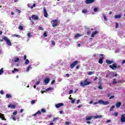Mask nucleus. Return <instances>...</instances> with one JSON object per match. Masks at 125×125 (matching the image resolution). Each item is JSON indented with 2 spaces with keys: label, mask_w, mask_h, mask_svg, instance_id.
<instances>
[{
  "label": "nucleus",
  "mask_w": 125,
  "mask_h": 125,
  "mask_svg": "<svg viewBox=\"0 0 125 125\" xmlns=\"http://www.w3.org/2000/svg\"><path fill=\"white\" fill-rule=\"evenodd\" d=\"M42 29H43V28H42V26H39V30H42Z\"/></svg>",
  "instance_id": "338daca9"
},
{
  "label": "nucleus",
  "mask_w": 125,
  "mask_h": 125,
  "mask_svg": "<svg viewBox=\"0 0 125 125\" xmlns=\"http://www.w3.org/2000/svg\"><path fill=\"white\" fill-rule=\"evenodd\" d=\"M113 62V61H110L109 60H106V63H107V64H112Z\"/></svg>",
  "instance_id": "412c9836"
},
{
  "label": "nucleus",
  "mask_w": 125,
  "mask_h": 125,
  "mask_svg": "<svg viewBox=\"0 0 125 125\" xmlns=\"http://www.w3.org/2000/svg\"><path fill=\"white\" fill-rule=\"evenodd\" d=\"M37 115H42V112L41 111L39 110L38 112H36Z\"/></svg>",
  "instance_id": "58836bf2"
},
{
  "label": "nucleus",
  "mask_w": 125,
  "mask_h": 125,
  "mask_svg": "<svg viewBox=\"0 0 125 125\" xmlns=\"http://www.w3.org/2000/svg\"><path fill=\"white\" fill-rule=\"evenodd\" d=\"M15 72H19V70L17 69V68H14V70L12 71V72L14 74L15 73Z\"/></svg>",
  "instance_id": "b1692460"
},
{
  "label": "nucleus",
  "mask_w": 125,
  "mask_h": 125,
  "mask_svg": "<svg viewBox=\"0 0 125 125\" xmlns=\"http://www.w3.org/2000/svg\"><path fill=\"white\" fill-rule=\"evenodd\" d=\"M30 22H31V25H34V21H31Z\"/></svg>",
  "instance_id": "e2e57ef3"
},
{
  "label": "nucleus",
  "mask_w": 125,
  "mask_h": 125,
  "mask_svg": "<svg viewBox=\"0 0 125 125\" xmlns=\"http://www.w3.org/2000/svg\"><path fill=\"white\" fill-rule=\"evenodd\" d=\"M91 34V30H89L87 32V35H89Z\"/></svg>",
  "instance_id": "37998d69"
},
{
  "label": "nucleus",
  "mask_w": 125,
  "mask_h": 125,
  "mask_svg": "<svg viewBox=\"0 0 125 125\" xmlns=\"http://www.w3.org/2000/svg\"><path fill=\"white\" fill-rule=\"evenodd\" d=\"M3 40H4L5 42H6L8 45H9V46H11V45H12L11 42H10V40H9V39H8L7 37L4 36L3 37Z\"/></svg>",
  "instance_id": "7ed1b4c3"
},
{
  "label": "nucleus",
  "mask_w": 125,
  "mask_h": 125,
  "mask_svg": "<svg viewBox=\"0 0 125 125\" xmlns=\"http://www.w3.org/2000/svg\"><path fill=\"white\" fill-rule=\"evenodd\" d=\"M99 104H103V105H109V102L106 101L104 102L102 100H100L99 101Z\"/></svg>",
  "instance_id": "423d86ee"
},
{
  "label": "nucleus",
  "mask_w": 125,
  "mask_h": 125,
  "mask_svg": "<svg viewBox=\"0 0 125 125\" xmlns=\"http://www.w3.org/2000/svg\"><path fill=\"white\" fill-rule=\"evenodd\" d=\"M43 13L44 17H47L48 16V14H47V12L46 11L45 8H43Z\"/></svg>",
  "instance_id": "f8f14e48"
},
{
  "label": "nucleus",
  "mask_w": 125,
  "mask_h": 125,
  "mask_svg": "<svg viewBox=\"0 0 125 125\" xmlns=\"http://www.w3.org/2000/svg\"><path fill=\"white\" fill-rule=\"evenodd\" d=\"M106 123H111V120H108L106 121Z\"/></svg>",
  "instance_id": "774afa93"
},
{
  "label": "nucleus",
  "mask_w": 125,
  "mask_h": 125,
  "mask_svg": "<svg viewBox=\"0 0 125 125\" xmlns=\"http://www.w3.org/2000/svg\"><path fill=\"white\" fill-rule=\"evenodd\" d=\"M98 104H99V101H98V102L94 103L93 105H96Z\"/></svg>",
  "instance_id": "680f3d73"
},
{
  "label": "nucleus",
  "mask_w": 125,
  "mask_h": 125,
  "mask_svg": "<svg viewBox=\"0 0 125 125\" xmlns=\"http://www.w3.org/2000/svg\"><path fill=\"white\" fill-rule=\"evenodd\" d=\"M109 67L112 70H116V69H119V68H121V65L117 66L116 63H113L112 65H110Z\"/></svg>",
  "instance_id": "20e7f679"
},
{
  "label": "nucleus",
  "mask_w": 125,
  "mask_h": 125,
  "mask_svg": "<svg viewBox=\"0 0 125 125\" xmlns=\"http://www.w3.org/2000/svg\"><path fill=\"white\" fill-rule=\"evenodd\" d=\"M0 118L2 120V121H6V119H5L4 115L1 113H0Z\"/></svg>",
  "instance_id": "ddd939ff"
},
{
  "label": "nucleus",
  "mask_w": 125,
  "mask_h": 125,
  "mask_svg": "<svg viewBox=\"0 0 125 125\" xmlns=\"http://www.w3.org/2000/svg\"><path fill=\"white\" fill-rule=\"evenodd\" d=\"M17 113H18V112L17 110H14L13 113V115H11V117L12 118L13 121H16V118H15V116L17 115Z\"/></svg>",
  "instance_id": "0eeeda50"
},
{
  "label": "nucleus",
  "mask_w": 125,
  "mask_h": 125,
  "mask_svg": "<svg viewBox=\"0 0 125 125\" xmlns=\"http://www.w3.org/2000/svg\"><path fill=\"white\" fill-rule=\"evenodd\" d=\"M102 117L101 115H97L94 117V119H100Z\"/></svg>",
  "instance_id": "cd10ccee"
},
{
  "label": "nucleus",
  "mask_w": 125,
  "mask_h": 125,
  "mask_svg": "<svg viewBox=\"0 0 125 125\" xmlns=\"http://www.w3.org/2000/svg\"><path fill=\"white\" fill-rule=\"evenodd\" d=\"M113 84H116L117 83V81H116V79H113Z\"/></svg>",
  "instance_id": "c9c22d12"
},
{
  "label": "nucleus",
  "mask_w": 125,
  "mask_h": 125,
  "mask_svg": "<svg viewBox=\"0 0 125 125\" xmlns=\"http://www.w3.org/2000/svg\"><path fill=\"white\" fill-rule=\"evenodd\" d=\"M31 69H32V66H31V65L28 66L26 68V72H29Z\"/></svg>",
  "instance_id": "393cba45"
},
{
  "label": "nucleus",
  "mask_w": 125,
  "mask_h": 125,
  "mask_svg": "<svg viewBox=\"0 0 125 125\" xmlns=\"http://www.w3.org/2000/svg\"><path fill=\"white\" fill-rule=\"evenodd\" d=\"M43 36L44 38H46V37H47V32H45L43 34Z\"/></svg>",
  "instance_id": "473e14b6"
},
{
  "label": "nucleus",
  "mask_w": 125,
  "mask_h": 125,
  "mask_svg": "<svg viewBox=\"0 0 125 125\" xmlns=\"http://www.w3.org/2000/svg\"><path fill=\"white\" fill-rule=\"evenodd\" d=\"M114 116H115V117H117L118 116V112H115Z\"/></svg>",
  "instance_id": "bf43d9fd"
},
{
  "label": "nucleus",
  "mask_w": 125,
  "mask_h": 125,
  "mask_svg": "<svg viewBox=\"0 0 125 125\" xmlns=\"http://www.w3.org/2000/svg\"><path fill=\"white\" fill-rule=\"evenodd\" d=\"M19 30H23V26H22V25H20V26H19Z\"/></svg>",
  "instance_id": "ea45409f"
},
{
  "label": "nucleus",
  "mask_w": 125,
  "mask_h": 125,
  "mask_svg": "<svg viewBox=\"0 0 125 125\" xmlns=\"http://www.w3.org/2000/svg\"><path fill=\"white\" fill-rule=\"evenodd\" d=\"M58 120H59V118L58 117H57V118H53V121H52V123H53V122H56Z\"/></svg>",
  "instance_id": "c756f323"
},
{
  "label": "nucleus",
  "mask_w": 125,
  "mask_h": 125,
  "mask_svg": "<svg viewBox=\"0 0 125 125\" xmlns=\"http://www.w3.org/2000/svg\"><path fill=\"white\" fill-rule=\"evenodd\" d=\"M71 103H72V104H74V103H75V99L72 100Z\"/></svg>",
  "instance_id": "69168bd1"
},
{
  "label": "nucleus",
  "mask_w": 125,
  "mask_h": 125,
  "mask_svg": "<svg viewBox=\"0 0 125 125\" xmlns=\"http://www.w3.org/2000/svg\"><path fill=\"white\" fill-rule=\"evenodd\" d=\"M115 28H116V29H118V28H119V23H118V22H116Z\"/></svg>",
  "instance_id": "79ce46f5"
},
{
  "label": "nucleus",
  "mask_w": 125,
  "mask_h": 125,
  "mask_svg": "<svg viewBox=\"0 0 125 125\" xmlns=\"http://www.w3.org/2000/svg\"><path fill=\"white\" fill-rule=\"evenodd\" d=\"M65 125H70V122H66L65 123Z\"/></svg>",
  "instance_id": "4d7b16f0"
},
{
  "label": "nucleus",
  "mask_w": 125,
  "mask_h": 125,
  "mask_svg": "<svg viewBox=\"0 0 125 125\" xmlns=\"http://www.w3.org/2000/svg\"><path fill=\"white\" fill-rule=\"evenodd\" d=\"M104 59V57H103L100 58V59L99 60V64H103Z\"/></svg>",
  "instance_id": "f3484780"
},
{
  "label": "nucleus",
  "mask_w": 125,
  "mask_h": 125,
  "mask_svg": "<svg viewBox=\"0 0 125 125\" xmlns=\"http://www.w3.org/2000/svg\"><path fill=\"white\" fill-rule=\"evenodd\" d=\"M93 118V116H89L87 118H86L85 120L86 121H90Z\"/></svg>",
  "instance_id": "5701e85b"
},
{
  "label": "nucleus",
  "mask_w": 125,
  "mask_h": 125,
  "mask_svg": "<svg viewBox=\"0 0 125 125\" xmlns=\"http://www.w3.org/2000/svg\"><path fill=\"white\" fill-rule=\"evenodd\" d=\"M51 23H52V27H55L58 26V24L60 23V21H58V20L57 19H56V20H52L51 21Z\"/></svg>",
  "instance_id": "f03ea898"
},
{
  "label": "nucleus",
  "mask_w": 125,
  "mask_h": 125,
  "mask_svg": "<svg viewBox=\"0 0 125 125\" xmlns=\"http://www.w3.org/2000/svg\"><path fill=\"white\" fill-rule=\"evenodd\" d=\"M91 82H88L87 81V79H85L84 80H83L80 83V85L83 86V87H84V86H86V85H89L90 84Z\"/></svg>",
  "instance_id": "f257e3e1"
},
{
  "label": "nucleus",
  "mask_w": 125,
  "mask_h": 125,
  "mask_svg": "<svg viewBox=\"0 0 125 125\" xmlns=\"http://www.w3.org/2000/svg\"><path fill=\"white\" fill-rule=\"evenodd\" d=\"M16 11H17L18 13H21V11L18 9H16Z\"/></svg>",
  "instance_id": "c03bdc74"
},
{
  "label": "nucleus",
  "mask_w": 125,
  "mask_h": 125,
  "mask_svg": "<svg viewBox=\"0 0 125 125\" xmlns=\"http://www.w3.org/2000/svg\"><path fill=\"white\" fill-rule=\"evenodd\" d=\"M3 73V68H1L0 69V75Z\"/></svg>",
  "instance_id": "e433bc0d"
},
{
  "label": "nucleus",
  "mask_w": 125,
  "mask_h": 125,
  "mask_svg": "<svg viewBox=\"0 0 125 125\" xmlns=\"http://www.w3.org/2000/svg\"><path fill=\"white\" fill-rule=\"evenodd\" d=\"M39 84H40V81H38L36 83V85H39Z\"/></svg>",
  "instance_id": "0e129e2a"
},
{
  "label": "nucleus",
  "mask_w": 125,
  "mask_h": 125,
  "mask_svg": "<svg viewBox=\"0 0 125 125\" xmlns=\"http://www.w3.org/2000/svg\"><path fill=\"white\" fill-rule=\"evenodd\" d=\"M117 108H119L121 107V105H122V103L121 102H118L116 104Z\"/></svg>",
  "instance_id": "6ab92c4d"
},
{
  "label": "nucleus",
  "mask_w": 125,
  "mask_h": 125,
  "mask_svg": "<svg viewBox=\"0 0 125 125\" xmlns=\"http://www.w3.org/2000/svg\"><path fill=\"white\" fill-rule=\"evenodd\" d=\"M26 58H27V56H26V55H24L23 56L24 60H26Z\"/></svg>",
  "instance_id": "13d9d810"
},
{
  "label": "nucleus",
  "mask_w": 125,
  "mask_h": 125,
  "mask_svg": "<svg viewBox=\"0 0 125 125\" xmlns=\"http://www.w3.org/2000/svg\"><path fill=\"white\" fill-rule=\"evenodd\" d=\"M94 58H97V56H98V54H96L93 55Z\"/></svg>",
  "instance_id": "de8ad7c7"
},
{
  "label": "nucleus",
  "mask_w": 125,
  "mask_h": 125,
  "mask_svg": "<svg viewBox=\"0 0 125 125\" xmlns=\"http://www.w3.org/2000/svg\"><path fill=\"white\" fill-rule=\"evenodd\" d=\"M0 94L3 95V94H4V92L3 91H2V90H1L0 91Z\"/></svg>",
  "instance_id": "864d4df0"
},
{
  "label": "nucleus",
  "mask_w": 125,
  "mask_h": 125,
  "mask_svg": "<svg viewBox=\"0 0 125 125\" xmlns=\"http://www.w3.org/2000/svg\"><path fill=\"white\" fill-rule=\"evenodd\" d=\"M51 83V84H54L55 83V80L52 81Z\"/></svg>",
  "instance_id": "8fccbe9b"
},
{
  "label": "nucleus",
  "mask_w": 125,
  "mask_h": 125,
  "mask_svg": "<svg viewBox=\"0 0 125 125\" xmlns=\"http://www.w3.org/2000/svg\"><path fill=\"white\" fill-rule=\"evenodd\" d=\"M6 98H10V97H12V96H11V95H10V94H6Z\"/></svg>",
  "instance_id": "72a5a7b5"
},
{
  "label": "nucleus",
  "mask_w": 125,
  "mask_h": 125,
  "mask_svg": "<svg viewBox=\"0 0 125 125\" xmlns=\"http://www.w3.org/2000/svg\"><path fill=\"white\" fill-rule=\"evenodd\" d=\"M49 81H50V79H49V78H45L44 80V83H46V84L49 83Z\"/></svg>",
  "instance_id": "dca6fc26"
},
{
  "label": "nucleus",
  "mask_w": 125,
  "mask_h": 125,
  "mask_svg": "<svg viewBox=\"0 0 125 125\" xmlns=\"http://www.w3.org/2000/svg\"><path fill=\"white\" fill-rule=\"evenodd\" d=\"M35 103H36V101H35L34 100L31 101V104H35Z\"/></svg>",
  "instance_id": "49530a36"
},
{
  "label": "nucleus",
  "mask_w": 125,
  "mask_h": 125,
  "mask_svg": "<svg viewBox=\"0 0 125 125\" xmlns=\"http://www.w3.org/2000/svg\"><path fill=\"white\" fill-rule=\"evenodd\" d=\"M98 10V9H97V8H94V12H96V11H97Z\"/></svg>",
  "instance_id": "5fc2aeb1"
},
{
  "label": "nucleus",
  "mask_w": 125,
  "mask_h": 125,
  "mask_svg": "<svg viewBox=\"0 0 125 125\" xmlns=\"http://www.w3.org/2000/svg\"><path fill=\"white\" fill-rule=\"evenodd\" d=\"M98 88H99V89H103V88H102V84H101L100 85H99Z\"/></svg>",
  "instance_id": "a19ab883"
},
{
  "label": "nucleus",
  "mask_w": 125,
  "mask_h": 125,
  "mask_svg": "<svg viewBox=\"0 0 125 125\" xmlns=\"http://www.w3.org/2000/svg\"><path fill=\"white\" fill-rule=\"evenodd\" d=\"M62 106H64V104L63 103H59L55 104V107L57 108H60V107H62Z\"/></svg>",
  "instance_id": "9d476101"
},
{
  "label": "nucleus",
  "mask_w": 125,
  "mask_h": 125,
  "mask_svg": "<svg viewBox=\"0 0 125 125\" xmlns=\"http://www.w3.org/2000/svg\"><path fill=\"white\" fill-rule=\"evenodd\" d=\"M16 106L15 104H10L8 105V108H11V109H15Z\"/></svg>",
  "instance_id": "2eb2a0df"
},
{
  "label": "nucleus",
  "mask_w": 125,
  "mask_h": 125,
  "mask_svg": "<svg viewBox=\"0 0 125 125\" xmlns=\"http://www.w3.org/2000/svg\"><path fill=\"white\" fill-rule=\"evenodd\" d=\"M115 98V96H111L109 99H113V98Z\"/></svg>",
  "instance_id": "052dcab7"
},
{
  "label": "nucleus",
  "mask_w": 125,
  "mask_h": 125,
  "mask_svg": "<svg viewBox=\"0 0 125 125\" xmlns=\"http://www.w3.org/2000/svg\"><path fill=\"white\" fill-rule=\"evenodd\" d=\"M19 61V58L17 57L15 58V59L12 60V62H18Z\"/></svg>",
  "instance_id": "a211bd4d"
},
{
  "label": "nucleus",
  "mask_w": 125,
  "mask_h": 125,
  "mask_svg": "<svg viewBox=\"0 0 125 125\" xmlns=\"http://www.w3.org/2000/svg\"><path fill=\"white\" fill-rule=\"evenodd\" d=\"M29 63V60L26 59L25 62V65H28V64Z\"/></svg>",
  "instance_id": "f704fd0d"
},
{
  "label": "nucleus",
  "mask_w": 125,
  "mask_h": 125,
  "mask_svg": "<svg viewBox=\"0 0 125 125\" xmlns=\"http://www.w3.org/2000/svg\"><path fill=\"white\" fill-rule=\"evenodd\" d=\"M79 37H82V35H81V34H77L74 36V38L76 39L77 38H79Z\"/></svg>",
  "instance_id": "c85d7f7f"
},
{
  "label": "nucleus",
  "mask_w": 125,
  "mask_h": 125,
  "mask_svg": "<svg viewBox=\"0 0 125 125\" xmlns=\"http://www.w3.org/2000/svg\"><path fill=\"white\" fill-rule=\"evenodd\" d=\"M98 33V32H97V31H94V32H93V34L95 36V35H97V34Z\"/></svg>",
  "instance_id": "603ef678"
},
{
  "label": "nucleus",
  "mask_w": 125,
  "mask_h": 125,
  "mask_svg": "<svg viewBox=\"0 0 125 125\" xmlns=\"http://www.w3.org/2000/svg\"><path fill=\"white\" fill-rule=\"evenodd\" d=\"M94 73H95V72H94V71H89L88 73V76H91V75L94 74Z\"/></svg>",
  "instance_id": "bb28decb"
},
{
  "label": "nucleus",
  "mask_w": 125,
  "mask_h": 125,
  "mask_svg": "<svg viewBox=\"0 0 125 125\" xmlns=\"http://www.w3.org/2000/svg\"><path fill=\"white\" fill-rule=\"evenodd\" d=\"M41 112L42 113H45V112H46V110H45L44 108H42L41 109Z\"/></svg>",
  "instance_id": "4c0bfd02"
},
{
  "label": "nucleus",
  "mask_w": 125,
  "mask_h": 125,
  "mask_svg": "<svg viewBox=\"0 0 125 125\" xmlns=\"http://www.w3.org/2000/svg\"><path fill=\"white\" fill-rule=\"evenodd\" d=\"M125 114H124V115L121 116V123H125Z\"/></svg>",
  "instance_id": "4468645a"
},
{
  "label": "nucleus",
  "mask_w": 125,
  "mask_h": 125,
  "mask_svg": "<svg viewBox=\"0 0 125 125\" xmlns=\"http://www.w3.org/2000/svg\"><path fill=\"white\" fill-rule=\"evenodd\" d=\"M114 109H115V105H112L109 110V111L111 112V111H113Z\"/></svg>",
  "instance_id": "2f4dec72"
},
{
  "label": "nucleus",
  "mask_w": 125,
  "mask_h": 125,
  "mask_svg": "<svg viewBox=\"0 0 125 125\" xmlns=\"http://www.w3.org/2000/svg\"><path fill=\"white\" fill-rule=\"evenodd\" d=\"M78 64H79V61H75L74 62H73L72 63L70 64V69H73L74 68V67H75V66H76V65H78Z\"/></svg>",
  "instance_id": "39448f33"
},
{
  "label": "nucleus",
  "mask_w": 125,
  "mask_h": 125,
  "mask_svg": "<svg viewBox=\"0 0 125 125\" xmlns=\"http://www.w3.org/2000/svg\"><path fill=\"white\" fill-rule=\"evenodd\" d=\"M51 43L53 44V45H55V42H54V41H52L51 42Z\"/></svg>",
  "instance_id": "3c124183"
},
{
  "label": "nucleus",
  "mask_w": 125,
  "mask_h": 125,
  "mask_svg": "<svg viewBox=\"0 0 125 125\" xmlns=\"http://www.w3.org/2000/svg\"><path fill=\"white\" fill-rule=\"evenodd\" d=\"M31 18L33 19V20H39V16L36 15H33Z\"/></svg>",
  "instance_id": "1a4fd4ad"
},
{
  "label": "nucleus",
  "mask_w": 125,
  "mask_h": 125,
  "mask_svg": "<svg viewBox=\"0 0 125 125\" xmlns=\"http://www.w3.org/2000/svg\"><path fill=\"white\" fill-rule=\"evenodd\" d=\"M104 18L105 21H107V18L106 17V16H105V15H104Z\"/></svg>",
  "instance_id": "6e6d98bb"
},
{
  "label": "nucleus",
  "mask_w": 125,
  "mask_h": 125,
  "mask_svg": "<svg viewBox=\"0 0 125 125\" xmlns=\"http://www.w3.org/2000/svg\"><path fill=\"white\" fill-rule=\"evenodd\" d=\"M87 12H88V11L87 10V9H84L82 10V13L85 14L87 13Z\"/></svg>",
  "instance_id": "a878e982"
},
{
  "label": "nucleus",
  "mask_w": 125,
  "mask_h": 125,
  "mask_svg": "<svg viewBox=\"0 0 125 125\" xmlns=\"http://www.w3.org/2000/svg\"><path fill=\"white\" fill-rule=\"evenodd\" d=\"M52 89H53V88L52 87H49L47 89H45L46 91H49V90H52Z\"/></svg>",
  "instance_id": "7c9ffc66"
},
{
  "label": "nucleus",
  "mask_w": 125,
  "mask_h": 125,
  "mask_svg": "<svg viewBox=\"0 0 125 125\" xmlns=\"http://www.w3.org/2000/svg\"><path fill=\"white\" fill-rule=\"evenodd\" d=\"M27 6L28 7H29V8H31V9L34 8V7H36V4L34 3L33 4V5L32 6V4L31 3H28L27 4Z\"/></svg>",
  "instance_id": "6e6552de"
},
{
  "label": "nucleus",
  "mask_w": 125,
  "mask_h": 125,
  "mask_svg": "<svg viewBox=\"0 0 125 125\" xmlns=\"http://www.w3.org/2000/svg\"><path fill=\"white\" fill-rule=\"evenodd\" d=\"M27 36H28V38H31V32H29L27 33Z\"/></svg>",
  "instance_id": "a18cd8bd"
},
{
  "label": "nucleus",
  "mask_w": 125,
  "mask_h": 125,
  "mask_svg": "<svg viewBox=\"0 0 125 125\" xmlns=\"http://www.w3.org/2000/svg\"><path fill=\"white\" fill-rule=\"evenodd\" d=\"M80 68H81V65H77L76 67V69H80Z\"/></svg>",
  "instance_id": "09e8293b"
},
{
  "label": "nucleus",
  "mask_w": 125,
  "mask_h": 125,
  "mask_svg": "<svg viewBox=\"0 0 125 125\" xmlns=\"http://www.w3.org/2000/svg\"><path fill=\"white\" fill-rule=\"evenodd\" d=\"M95 0H86L85 2L86 4H89L90 3H92V2H94Z\"/></svg>",
  "instance_id": "9b49d317"
},
{
  "label": "nucleus",
  "mask_w": 125,
  "mask_h": 125,
  "mask_svg": "<svg viewBox=\"0 0 125 125\" xmlns=\"http://www.w3.org/2000/svg\"><path fill=\"white\" fill-rule=\"evenodd\" d=\"M122 17L121 15H117L115 16V19H120Z\"/></svg>",
  "instance_id": "aec40b11"
},
{
  "label": "nucleus",
  "mask_w": 125,
  "mask_h": 125,
  "mask_svg": "<svg viewBox=\"0 0 125 125\" xmlns=\"http://www.w3.org/2000/svg\"><path fill=\"white\" fill-rule=\"evenodd\" d=\"M12 37H13L14 38H21V36H20V35H16V34H13Z\"/></svg>",
  "instance_id": "4be33fe9"
}]
</instances>
